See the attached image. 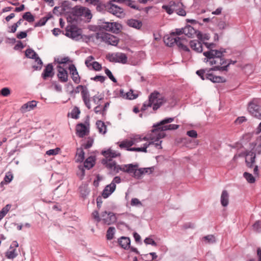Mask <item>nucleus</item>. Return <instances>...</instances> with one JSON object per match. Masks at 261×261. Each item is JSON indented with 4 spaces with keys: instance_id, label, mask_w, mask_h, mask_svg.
<instances>
[{
    "instance_id": "obj_16",
    "label": "nucleus",
    "mask_w": 261,
    "mask_h": 261,
    "mask_svg": "<svg viewBox=\"0 0 261 261\" xmlns=\"http://www.w3.org/2000/svg\"><path fill=\"white\" fill-rule=\"evenodd\" d=\"M153 167L148 168H140L137 170V172H136V178L140 179L143 175L145 174H150L153 172Z\"/></svg>"
},
{
    "instance_id": "obj_17",
    "label": "nucleus",
    "mask_w": 261,
    "mask_h": 261,
    "mask_svg": "<svg viewBox=\"0 0 261 261\" xmlns=\"http://www.w3.org/2000/svg\"><path fill=\"white\" fill-rule=\"evenodd\" d=\"M69 70L72 75L71 78L73 81L76 84H79L80 82V77L75 65L73 64L70 65Z\"/></svg>"
},
{
    "instance_id": "obj_47",
    "label": "nucleus",
    "mask_w": 261,
    "mask_h": 261,
    "mask_svg": "<svg viewBox=\"0 0 261 261\" xmlns=\"http://www.w3.org/2000/svg\"><path fill=\"white\" fill-rule=\"evenodd\" d=\"M124 3L127 6L130 7L131 8L138 10H140V9L139 8L138 6L134 4V1H133L132 0H126L125 1Z\"/></svg>"
},
{
    "instance_id": "obj_11",
    "label": "nucleus",
    "mask_w": 261,
    "mask_h": 261,
    "mask_svg": "<svg viewBox=\"0 0 261 261\" xmlns=\"http://www.w3.org/2000/svg\"><path fill=\"white\" fill-rule=\"evenodd\" d=\"M107 58L110 62H118L122 64H125L127 61L126 55L122 53H116L109 54Z\"/></svg>"
},
{
    "instance_id": "obj_49",
    "label": "nucleus",
    "mask_w": 261,
    "mask_h": 261,
    "mask_svg": "<svg viewBox=\"0 0 261 261\" xmlns=\"http://www.w3.org/2000/svg\"><path fill=\"white\" fill-rule=\"evenodd\" d=\"M13 176L11 172H8L6 173L4 181L6 183H10L13 179Z\"/></svg>"
},
{
    "instance_id": "obj_37",
    "label": "nucleus",
    "mask_w": 261,
    "mask_h": 261,
    "mask_svg": "<svg viewBox=\"0 0 261 261\" xmlns=\"http://www.w3.org/2000/svg\"><path fill=\"white\" fill-rule=\"evenodd\" d=\"M86 11V8L83 7H75L74 9V13L77 16H83Z\"/></svg>"
},
{
    "instance_id": "obj_35",
    "label": "nucleus",
    "mask_w": 261,
    "mask_h": 261,
    "mask_svg": "<svg viewBox=\"0 0 261 261\" xmlns=\"http://www.w3.org/2000/svg\"><path fill=\"white\" fill-rule=\"evenodd\" d=\"M11 207V205L8 204L0 211V221L7 215Z\"/></svg>"
},
{
    "instance_id": "obj_33",
    "label": "nucleus",
    "mask_w": 261,
    "mask_h": 261,
    "mask_svg": "<svg viewBox=\"0 0 261 261\" xmlns=\"http://www.w3.org/2000/svg\"><path fill=\"white\" fill-rule=\"evenodd\" d=\"M97 127L100 133L105 134L107 132V126L105 123L100 120L97 121L96 123Z\"/></svg>"
},
{
    "instance_id": "obj_28",
    "label": "nucleus",
    "mask_w": 261,
    "mask_h": 261,
    "mask_svg": "<svg viewBox=\"0 0 261 261\" xmlns=\"http://www.w3.org/2000/svg\"><path fill=\"white\" fill-rule=\"evenodd\" d=\"M229 202V194L226 190H223L221 195V203L223 206H226Z\"/></svg>"
},
{
    "instance_id": "obj_39",
    "label": "nucleus",
    "mask_w": 261,
    "mask_h": 261,
    "mask_svg": "<svg viewBox=\"0 0 261 261\" xmlns=\"http://www.w3.org/2000/svg\"><path fill=\"white\" fill-rule=\"evenodd\" d=\"M134 145V143L133 142L132 139L130 140H125L120 143L119 147L121 148H127V149L130 148V147Z\"/></svg>"
},
{
    "instance_id": "obj_61",
    "label": "nucleus",
    "mask_w": 261,
    "mask_h": 261,
    "mask_svg": "<svg viewBox=\"0 0 261 261\" xmlns=\"http://www.w3.org/2000/svg\"><path fill=\"white\" fill-rule=\"evenodd\" d=\"M130 204L132 206H137V205H141L142 204H141V201L138 199H137L136 198H132L131 200Z\"/></svg>"
},
{
    "instance_id": "obj_10",
    "label": "nucleus",
    "mask_w": 261,
    "mask_h": 261,
    "mask_svg": "<svg viewBox=\"0 0 261 261\" xmlns=\"http://www.w3.org/2000/svg\"><path fill=\"white\" fill-rule=\"evenodd\" d=\"M107 10L109 12L119 18L124 17L125 15L123 8L111 3H108Z\"/></svg>"
},
{
    "instance_id": "obj_56",
    "label": "nucleus",
    "mask_w": 261,
    "mask_h": 261,
    "mask_svg": "<svg viewBox=\"0 0 261 261\" xmlns=\"http://www.w3.org/2000/svg\"><path fill=\"white\" fill-rule=\"evenodd\" d=\"M144 243L147 245H151L153 246H156V243L151 238H146L144 241Z\"/></svg>"
},
{
    "instance_id": "obj_60",
    "label": "nucleus",
    "mask_w": 261,
    "mask_h": 261,
    "mask_svg": "<svg viewBox=\"0 0 261 261\" xmlns=\"http://www.w3.org/2000/svg\"><path fill=\"white\" fill-rule=\"evenodd\" d=\"M187 135L191 138H196L197 137V133L195 130H191L187 132Z\"/></svg>"
},
{
    "instance_id": "obj_22",
    "label": "nucleus",
    "mask_w": 261,
    "mask_h": 261,
    "mask_svg": "<svg viewBox=\"0 0 261 261\" xmlns=\"http://www.w3.org/2000/svg\"><path fill=\"white\" fill-rule=\"evenodd\" d=\"M81 95L85 105L88 109H90L91 107L88 90L85 89L84 90L81 91Z\"/></svg>"
},
{
    "instance_id": "obj_4",
    "label": "nucleus",
    "mask_w": 261,
    "mask_h": 261,
    "mask_svg": "<svg viewBox=\"0 0 261 261\" xmlns=\"http://www.w3.org/2000/svg\"><path fill=\"white\" fill-rule=\"evenodd\" d=\"M165 101V99L159 92L154 91L149 96L148 100L144 102L141 111H145L148 108L151 107L152 106L153 110L155 111L164 103Z\"/></svg>"
},
{
    "instance_id": "obj_62",
    "label": "nucleus",
    "mask_w": 261,
    "mask_h": 261,
    "mask_svg": "<svg viewBox=\"0 0 261 261\" xmlns=\"http://www.w3.org/2000/svg\"><path fill=\"white\" fill-rule=\"evenodd\" d=\"M92 216L94 219H95L97 222H100L101 220V218L99 216V213L97 211H95L92 213Z\"/></svg>"
},
{
    "instance_id": "obj_24",
    "label": "nucleus",
    "mask_w": 261,
    "mask_h": 261,
    "mask_svg": "<svg viewBox=\"0 0 261 261\" xmlns=\"http://www.w3.org/2000/svg\"><path fill=\"white\" fill-rule=\"evenodd\" d=\"M76 134L79 137L83 138L86 135L87 129L84 124L81 123L78 124L76 126Z\"/></svg>"
},
{
    "instance_id": "obj_9",
    "label": "nucleus",
    "mask_w": 261,
    "mask_h": 261,
    "mask_svg": "<svg viewBox=\"0 0 261 261\" xmlns=\"http://www.w3.org/2000/svg\"><path fill=\"white\" fill-rule=\"evenodd\" d=\"M65 35L72 39L77 41L82 38L81 30L75 25H68L65 30Z\"/></svg>"
},
{
    "instance_id": "obj_45",
    "label": "nucleus",
    "mask_w": 261,
    "mask_h": 261,
    "mask_svg": "<svg viewBox=\"0 0 261 261\" xmlns=\"http://www.w3.org/2000/svg\"><path fill=\"white\" fill-rule=\"evenodd\" d=\"M80 113V111L77 107H74L71 113V117L74 119H77L79 118V115Z\"/></svg>"
},
{
    "instance_id": "obj_41",
    "label": "nucleus",
    "mask_w": 261,
    "mask_h": 261,
    "mask_svg": "<svg viewBox=\"0 0 261 261\" xmlns=\"http://www.w3.org/2000/svg\"><path fill=\"white\" fill-rule=\"evenodd\" d=\"M243 176L247 181L250 184L254 183L255 181L254 177L249 173L245 172L244 173Z\"/></svg>"
},
{
    "instance_id": "obj_26",
    "label": "nucleus",
    "mask_w": 261,
    "mask_h": 261,
    "mask_svg": "<svg viewBox=\"0 0 261 261\" xmlns=\"http://www.w3.org/2000/svg\"><path fill=\"white\" fill-rule=\"evenodd\" d=\"M138 167V164H126V168L125 170V172L131 174L133 173V176L136 178V172H137V170H138L137 167Z\"/></svg>"
},
{
    "instance_id": "obj_51",
    "label": "nucleus",
    "mask_w": 261,
    "mask_h": 261,
    "mask_svg": "<svg viewBox=\"0 0 261 261\" xmlns=\"http://www.w3.org/2000/svg\"><path fill=\"white\" fill-rule=\"evenodd\" d=\"M60 150L59 148H56L55 149H49L46 152V154L48 155H55L58 154Z\"/></svg>"
},
{
    "instance_id": "obj_7",
    "label": "nucleus",
    "mask_w": 261,
    "mask_h": 261,
    "mask_svg": "<svg viewBox=\"0 0 261 261\" xmlns=\"http://www.w3.org/2000/svg\"><path fill=\"white\" fill-rule=\"evenodd\" d=\"M248 111L253 117L261 119V107L258 105V99L253 98L248 105Z\"/></svg>"
},
{
    "instance_id": "obj_38",
    "label": "nucleus",
    "mask_w": 261,
    "mask_h": 261,
    "mask_svg": "<svg viewBox=\"0 0 261 261\" xmlns=\"http://www.w3.org/2000/svg\"><path fill=\"white\" fill-rule=\"evenodd\" d=\"M32 109H33V100L24 104L21 108V111L23 113L30 111Z\"/></svg>"
},
{
    "instance_id": "obj_43",
    "label": "nucleus",
    "mask_w": 261,
    "mask_h": 261,
    "mask_svg": "<svg viewBox=\"0 0 261 261\" xmlns=\"http://www.w3.org/2000/svg\"><path fill=\"white\" fill-rule=\"evenodd\" d=\"M49 18V17H42V18H41L39 21H38L37 22H36L34 25V27H41V26H43L44 25L46 21L48 20V19Z\"/></svg>"
},
{
    "instance_id": "obj_29",
    "label": "nucleus",
    "mask_w": 261,
    "mask_h": 261,
    "mask_svg": "<svg viewBox=\"0 0 261 261\" xmlns=\"http://www.w3.org/2000/svg\"><path fill=\"white\" fill-rule=\"evenodd\" d=\"M184 34L188 36L189 38L192 37V36L195 33V29L191 25H188L184 28H183Z\"/></svg>"
},
{
    "instance_id": "obj_52",
    "label": "nucleus",
    "mask_w": 261,
    "mask_h": 261,
    "mask_svg": "<svg viewBox=\"0 0 261 261\" xmlns=\"http://www.w3.org/2000/svg\"><path fill=\"white\" fill-rule=\"evenodd\" d=\"M90 65L92 66L94 70L96 71H99L101 69V65L96 61L93 62Z\"/></svg>"
},
{
    "instance_id": "obj_48",
    "label": "nucleus",
    "mask_w": 261,
    "mask_h": 261,
    "mask_svg": "<svg viewBox=\"0 0 261 261\" xmlns=\"http://www.w3.org/2000/svg\"><path fill=\"white\" fill-rule=\"evenodd\" d=\"M22 19H25L28 22H32L33 21V15L30 12H25L22 16Z\"/></svg>"
},
{
    "instance_id": "obj_53",
    "label": "nucleus",
    "mask_w": 261,
    "mask_h": 261,
    "mask_svg": "<svg viewBox=\"0 0 261 261\" xmlns=\"http://www.w3.org/2000/svg\"><path fill=\"white\" fill-rule=\"evenodd\" d=\"M94 112L98 114H101L103 116L106 115V113L103 111L102 108L100 105L97 106L94 109Z\"/></svg>"
},
{
    "instance_id": "obj_12",
    "label": "nucleus",
    "mask_w": 261,
    "mask_h": 261,
    "mask_svg": "<svg viewBox=\"0 0 261 261\" xmlns=\"http://www.w3.org/2000/svg\"><path fill=\"white\" fill-rule=\"evenodd\" d=\"M101 218L103 224L108 225L115 223L117 220V218L113 213L108 212L106 211L101 213Z\"/></svg>"
},
{
    "instance_id": "obj_18",
    "label": "nucleus",
    "mask_w": 261,
    "mask_h": 261,
    "mask_svg": "<svg viewBox=\"0 0 261 261\" xmlns=\"http://www.w3.org/2000/svg\"><path fill=\"white\" fill-rule=\"evenodd\" d=\"M189 44L191 49L195 51L198 53L202 51V45L200 41L197 40H191Z\"/></svg>"
},
{
    "instance_id": "obj_14",
    "label": "nucleus",
    "mask_w": 261,
    "mask_h": 261,
    "mask_svg": "<svg viewBox=\"0 0 261 261\" xmlns=\"http://www.w3.org/2000/svg\"><path fill=\"white\" fill-rule=\"evenodd\" d=\"M54 75L53 65L51 63L48 64L42 73V77L44 80L48 77H52Z\"/></svg>"
},
{
    "instance_id": "obj_15",
    "label": "nucleus",
    "mask_w": 261,
    "mask_h": 261,
    "mask_svg": "<svg viewBox=\"0 0 261 261\" xmlns=\"http://www.w3.org/2000/svg\"><path fill=\"white\" fill-rule=\"evenodd\" d=\"M212 70L209 69L205 74L206 80H208L213 83H223L225 82L224 77L220 76H216L210 73Z\"/></svg>"
},
{
    "instance_id": "obj_13",
    "label": "nucleus",
    "mask_w": 261,
    "mask_h": 261,
    "mask_svg": "<svg viewBox=\"0 0 261 261\" xmlns=\"http://www.w3.org/2000/svg\"><path fill=\"white\" fill-rule=\"evenodd\" d=\"M133 142L134 143V145H136L137 143L142 141H147V140H155V137L154 135V133L152 132V129L150 133L148 134L147 135L143 138H141L139 135H136L133 138H132Z\"/></svg>"
},
{
    "instance_id": "obj_27",
    "label": "nucleus",
    "mask_w": 261,
    "mask_h": 261,
    "mask_svg": "<svg viewBox=\"0 0 261 261\" xmlns=\"http://www.w3.org/2000/svg\"><path fill=\"white\" fill-rule=\"evenodd\" d=\"M127 24L130 27L139 29L142 25V22L137 19H130L127 20Z\"/></svg>"
},
{
    "instance_id": "obj_2",
    "label": "nucleus",
    "mask_w": 261,
    "mask_h": 261,
    "mask_svg": "<svg viewBox=\"0 0 261 261\" xmlns=\"http://www.w3.org/2000/svg\"><path fill=\"white\" fill-rule=\"evenodd\" d=\"M174 120V117L166 118L153 125L154 128L152 129V132L154 133L156 141L165 136V131L175 130L179 127V125L177 124H167L172 122Z\"/></svg>"
},
{
    "instance_id": "obj_34",
    "label": "nucleus",
    "mask_w": 261,
    "mask_h": 261,
    "mask_svg": "<svg viewBox=\"0 0 261 261\" xmlns=\"http://www.w3.org/2000/svg\"><path fill=\"white\" fill-rule=\"evenodd\" d=\"M85 152L83 151L82 148H79L77 150L76 152V162H82L85 158Z\"/></svg>"
},
{
    "instance_id": "obj_8",
    "label": "nucleus",
    "mask_w": 261,
    "mask_h": 261,
    "mask_svg": "<svg viewBox=\"0 0 261 261\" xmlns=\"http://www.w3.org/2000/svg\"><path fill=\"white\" fill-rule=\"evenodd\" d=\"M99 27L101 30L111 32L116 34H119L122 29V25L117 22H103L101 23Z\"/></svg>"
},
{
    "instance_id": "obj_19",
    "label": "nucleus",
    "mask_w": 261,
    "mask_h": 261,
    "mask_svg": "<svg viewBox=\"0 0 261 261\" xmlns=\"http://www.w3.org/2000/svg\"><path fill=\"white\" fill-rule=\"evenodd\" d=\"M116 185L113 183H111L110 185H107L102 193V196L104 198H108L112 193L115 190Z\"/></svg>"
},
{
    "instance_id": "obj_3",
    "label": "nucleus",
    "mask_w": 261,
    "mask_h": 261,
    "mask_svg": "<svg viewBox=\"0 0 261 261\" xmlns=\"http://www.w3.org/2000/svg\"><path fill=\"white\" fill-rule=\"evenodd\" d=\"M102 154L106 158L102 160V164L104 165L113 174L118 173L117 166L116 162L111 159L119 156L120 153L110 149L102 151Z\"/></svg>"
},
{
    "instance_id": "obj_40",
    "label": "nucleus",
    "mask_w": 261,
    "mask_h": 261,
    "mask_svg": "<svg viewBox=\"0 0 261 261\" xmlns=\"http://www.w3.org/2000/svg\"><path fill=\"white\" fill-rule=\"evenodd\" d=\"M17 255V253L16 252L15 248H14L12 250L10 249L9 250L7 251L6 252V256L9 259H13Z\"/></svg>"
},
{
    "instance_id": "obj_64",
    "label": "nucleus",
    "mask_w": 261,
    "mask_h": 261,
    "mask_svg": "<svg viewBox=\"0 0 261 261\" xmlns=\"http://www.w3.org/2000/svg\"><path fill=\"white\" fill-rule=\"evenodd\" d=\"M228 24L224 21H220L218 23V27L220 30H224L226 28Z\"/></svg>"
},
{
    "instance_id": "obj_6",
    "label": "nucleus",
    "mask_w": 261,
    "mask_h": 261,
    "mask_svg": "<svg viewBox=\"0 0 261 261\" xmlns=\"http://www.w3.org/2000/svg\"><path fill=\"white\" fill-rule=\"evenodd\" d=\"M96 38L109 45L113 46H116L119 41V39L117 37L112 34L103 32L96 33Z\"/></svg>"
},
{
    "instance_id": "obj_32",
    "label": "nucleus",
    "mask_w": 261,
    "mask_h": 261,
    "mask_svg": "<svg viewBox=\"0 0 261 261\" xmlns=\"http://www.w3.org/2000/svg\"><path fill=\"white\" fill-rule=\"evenodd\" d=\"M79 190L81 195L83 198H86L90 192V190L86 185H82L80 187Z\"/></svg>"
},
{
    "instance_id": "obj_63",
    "label": "nucleus",
    "mask_w": 261,
    "mask_h": 261,
    "mask_svg": "<svg viewBox=\"0 0 261 261\" xmlns=\"http://www.w3.org/2000/svg\"><path fill=\"white\" fill-rule=\"evenodd\" d=\"M253 228L255 231L257 232H260L261 231V226L259 221H256L253 225Z\"/></svg>"
},
{
    "instance_id": "obj_30",
    "label": "nucleus",
    "mask_w": 261,
    "mask_h": 261,
    "mask_svg": "<svg viewBox=\"0 0 261 261\" xmlns=\"http://www.w3.org/2000/svg\"><path fill=\"white\" fill-rule=\"evenodd\" d=\"M255 154L251 153L250 155H248L246 158V163L247 166L249 168H252L253 163L255 162Z\"/></svg>"
},
{
    "instance_id": "obj_23",
    "label": "nucleus",
    "mask_w": 261,
    "mask_h": 261,
    "mask_svg": "<svg viewBox=\"0 0 261 261\" xmlns=\"http://www.w3.org/2000/svg\"><path fill=\"white\" fill-rule=\"evenodd\" d=\"M34 69L40 70L43 65V62L41 59L39 57L38 54L34 50Z\"/></svg>"
},
{
    "instance_id": "obj_54",
    "label": "nucleus",
    "mask_w": 261,
    "mask_h": 261,
    "mask_svg": "<svg viewBox=\"0 0 261 261\" xmlns=\"http://www.w3.org/2000/svg\"><path fill=\"white\" fill-rule=\"evenodd\" d=\"M10 94V90L9 88L7 87L4 88L2 89L0 91V95L7 97Z\"/></svg>"
},
{
    "instance_id": "obj_57",
    "label": "nucleus",
    "mask_w": 261,
    "mask_h": 261,
    "mask_svg": "<svg viewBox=\"0 0 261 261\" xmlns=\"http://www.w3.org/2000/svg\"><path fill=\"white\" fill-rule=\"evenodd\" d=\"M91 79L95 81H99L101 83H102L106 80V77L102 75H96L95 77L91 78Z\"/></svg>"
},
{
    "instance_id": "obj_21",
    "label": "nucleus",
    "mask_w": 261,
    "mask_h": 261,
    "mask_svg": "<svg viewBox=\"0 0 261 261\" xmlns=\"http://www.w3.org/2000/svg\"><path fill=\"white\" fill-rule=\"evenodd\" d=\"M118 243L124 249L126 250L130 248V240L128 237H121L118 240Z\"/></svg>"
},
{
    "instance_id": "obj_46",
    "label": "nucleus",
    "mask_w": 261,
    "mask_h": 261,
    "mask_svg": "<svg viewBox=\"0 0 261 261\" xmlns=\"http://www.w3.org/2000/svg\"><path fill=\"white\" fill-rule=\"evenodd\" d=\"M105 72L112 81H113L114 83L117 82L116 79L115 78L112 73L109 69L106 68L105 70Z\"/></svg>"
},
{
    "instance_id": "obj_42",
    "label": "nucleus",
    "mask_w": 261,
    "mask_h": 261,
    "mask_svg": "<svg viewBox=\"0 0 261 261\" xmlns=\"http://www.w3.org/2000/svg\"><path fill=\"white\" fill-rule=\"evenodd\" d=\"M203 240L207 242L210 244H213L215 243L216 240L215 237L214 235H207L203 238Z\"/></svg>"
},
{
    "instance_id": "obj_58",
    "label": "nucleus",
    "mask_w": 261,
    "mask_h": 261,
    "mask_svg": "<svg viewBox=\"0 0 261 261\" xmlns=\"http://www.w3.org/2000/svg\"><path fill=\"white\" fill-rule=\"evenodd\" d=\"M93 140L90 138H89L87 142L84 145V147L85 149H88L90 148L93 144Z\"/></svg>"
},
{
    "instance_id": "obj_50",
    "label": "nucleus",
    "mask_w": 261,
    "mask_h": 261,
    "mask_svg": "<svg viewBox=\"0 0 261 261\" xmlns=\"http://www.w3.org/2000/svg\"><path fill=\"white\" fill-rule=\"evenodd\" d=\"M79 170L77 172V174L78 176L81 177V178L82 179L85 176V167L82 165L79 166Z\"/></svg>"
},
{
    "instance_id": "obj_36",
    "label": "nucleus",
    "mask_w": 261,
    "mask_h": 261,
    "mask_svg": "<svg viewBox=\"0 0 261 261\" xmlns=\"http://www.w3.org/2000/svg\"><path fill=\"white\" fill-rule=\"evenodd\" d=\"M116 230L114 227H110L107 231L106 238L108 240L113 239Z\"/></svg>"
},
{
    "instance_id": "obj_31",
    "label": "nucleus",
    "mask_w": 261,
    "mask_h": 261,
    "mask_svg": "<svg viewBox=\"0 0 261 261\" xmlns=\"http://www.w3.org/2000/svg\"><path fill=\"white\" fill-rule=\"evenodd\" d=\"M95 160L93 157L90 156L88 158L84 163V167L87 169H90L94 165Z\"/></svg>"
},
{
    "instance_id": "obj_1",
    "label": "nucleus",
    "mask_w": 261,
    "mask_h": 261,
    "mask_svg": "<svg viewBox=\"0 0 261 261\" xmlns=\"http://www.w3.org/2000/svg\"><path fill=\"white\" fill-rule=\"evenodd\" d=\"M225 49L220 50L211 49L203 53L205 58L203 61L212 66L210 70L214 71H227L228 67L230 64L231 60H226L224 57L223 53Z\"/></svg>"
},
{
    "instance_id": "obj_44",
    "label": "nucleus",
    "mask_w": 261,
    "mask_h": 261,
    "mask_svg": "<svg viewBox=\"0 0 261 261\" xmlns=\"http://www.w3.org/2000/svg\"><path fill=\"white\" fill-rule=\"evenodd\" d=\"M208 69H200L196 71V74L199 75L202 80H206L205 74Z\"/></svg>"
},
{
    "instance_id": "obj_59",
    "label": "nucleus",
    "mask_w": 261,
    "mask_h": 261,
    "mask_svg": "<svg viewBox=\"0 0 261 261\" xmlns=\"http://www.w3.org/2000/svg\"><path fill=\"white\" fill-rule=\"evenodd\" d=\"M247 121V119L244 116H241L237 118V119L235 120L234 123L237 124H240L244 122H245Z\"/></svg>"
},
{
    "instance_id": "obj_5",
    "label": "nucleus",
    "mask_w": 261,
    "mask_h": 261,
    "mask_svg": "<svg viewBox=\"0 0 261 261\" xmlns=\"http://www.w3.org/2000/svg\"><path fill=\"white\" fill-rule=\"evenodd\" d=\"M173 36L171 34V36L165 37L164 42L167 46H172L175 43L179 48L185 51L189 52L190 51L187 46L188 41L185 37H173Z\"/></svg>"
},
{
    "instance_id": "obj_20",
    "label": "nucleus",
    "mask_w": 261,
    "mask_h": 261,
    "mask_svg": "<svg viewBox=\"0 0 261 261\" xmlns=\"http://www.w3.org/2000/svg\"><path fill=\"white\" fill-rule=\"evenodd\" d=\"M57 76L59 80L62 82H66L68 80V74L67 71L60 66H58Z\"/></svg>"
},
{
    "instance_id": "obj_25",
    "label": "nucleus",
    "mask_w": 261,
    "mask_h": 261,
    "mask_svg": "<svg viewBox=\"0 0 261 261\" xmlns=\"http://www.w3.org/2000/svg\"><path fill=\"white\" fill-rule=\"evenodd\" d=\"M153 142H146L143 144L142 147H132L127 149V150L130 151H139L147 152V148L151 145Z\"/></svg>"
},
{
    "instance_id": "obj_55",
    "label": "nucleus",
    "mask_w": 261,
    "mask_h": 261,
    "mask_svg": "<svg viewBox=\"0 0 261 261\" xmlns=\"http://www.w3.org/2000/svg\"><path fill=\"white\" fill-rule=\"evenodd\" d=\"M162 8L163 9L165 10L166 12L169 15L172 14L174 11V9L172 8L169 5H163Z\"/></svg>"
}]
</instances>
